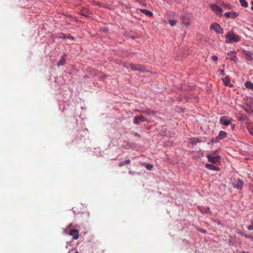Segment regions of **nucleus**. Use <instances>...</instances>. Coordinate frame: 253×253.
Segmentation results:
<instances>
[{"label":"nucleus","mask_w":253,"mask_h":253,"mask_svg":"<svg viewBox=\"0 0 253 253\" xmlns=\"http://www.w3.org/2000/svg\"><path fill=\"white\" fill-rule=\"evenodd\" d=\"M210 29L213 30L217 34H222L223 33V29L220 25L217 23H214L210 26Z\"/></svg>","instance_id":"obj_2"},{"label":"nucleus","mask_w":253,"mask_h":253,"mask_svg":"<svg viewBox=\"0 0 253 253\" xmlns=\"http://www.w3.org/2000/svg\"><path fill=\"white\" fill-rule=\"evenodd\" d=\"M69 235L73 236V238L77 240L79 237V232L77 229H73L70 231Z\"/></svg>","instance_id":"obj_13"},{"label":"nucleus","mask_w":253,"mask_h":253,"mask_svg":"<svg viewBox=\"0 0 253 253\" xmlns=\"http://www.w3.org/2000/svg\"><path fill=\"white\" fill-rule=\"evenodd\" d=\"M75 253H79V252H76Z\"/></svg>","instance_id":"obj_43"},{"label":"nucleus","mask_w":253,"mask_h":253,"mask_svg":"<svg viewBox=\"0 0 253 253\" xmlns=\"http://www.w3.org/2000/svg\"><path fill=\"white\" fill-rule=\"evenodd\" d=\"M129 68L133 71H139L140 72H145L147 71L145 67L139 64H130Z\"/></svg>","instance_id":"obj_3"},{"label":"nucleus","mask_w":253,"mask_h":253,"mask_svg":"<svg viewBox=\"0 0 253 253\" xmlns=\"http://www.w3.org/2000/svg\"><path fill=\"white\" fill-rule=\"evenodd\" d=\"M134 136H137V137H138L139 138H140L141 137L139 133H137V132H135L134 133Z\"/></svg>","instance_id":"obj_40"},{"label":"nucleus","mask_w":253,"mask_h":253,"mask_svg":"<svg viewBox=\"0 0 253 253\" xmlns=\"http://www.w3.org/2000/svg\"><path fill=\"white\" fill-rule=\"evenodd\" d=\"M86 209V207L84 206L83 205H79L76 207L73 208V211L75 213H80L81 212L83 213L84 211H85Z\"/></svg>","instance_id":"obj_8"},{"label":"nucleus","mask_w":253,"mask_h":253,"mask_svg":"<svg viewBox=\"0 0 253 253\" xmlns=\"http://www.w3.org/2000/svg\"><path fill=\"white\" fill-rule=\"evenodd\" d=\"M211 8L213 11H214L217 14H220L222 12V8L220 6L215 4H213L211 5Z\"/></svg>","instance_id":"obj_11"},{"label":"nucleus","mask_w":253,"mask_h":253,"mask_svg":"<svg viewBox=\"0 0 253 253\" xmlns=\"http://www.w3.org/2000/svg\"><path fill=\"white\" fill-rule=\"evenodd\" d=\"M128 173L131 174V175H133V174H134L135 173H136V172L129 170L128 171Z\"/></svg>","instance_id":"obj_38"},{"label":"nucleus","mask_w":253,"mask_h":253,"mask_svg":"<svg viewBox=\"0 0 253 253\" xmlns=\"http://www.w3.org/2000/svg\"><path fill=\"white\" fill-rule=\"evenodd\" d=\"M198 208L202 213H208L210 212V208L208 207H199Z\"/></svg>","instance_id":"obj_18"},{"label":"nucleus","mask_w":253,"mask_h":253,"mask_svg":"<svg viewBox=\"0 0 253 253\" xmlns=\"http://www.w3.org/2000/svg\"><path fill=\"white\" fill-rule=\"evenodd\" d=\"M130 163V161L129 160H126L124 162H122L120 163L119 164L118 166L120 167H121L125 165L129 164Z\"/></svg>","instance_id":"obj_22"},{"label":"nucleus","mask_w":253,"mask_h":253,"mask_svg":"<svg viewBox=\"0 0 253 253\" xmlns=\"http://www.w3.org/2000/svg\"><path fill=\"white\" fill-rule=\"evenodd\" d=\"M143 165L145 167V168L148 169V170H151L153 167V166L151 164H146V163H145L143 164Z\"/></svg>","instance_id":"obj_23"},{"label":"nucleus","mask_w":253,"mask_h":253,"mask_svg":"<svg viewBox=\"0 0 253 253\" xmlns=\"http://www.w3.org/2000/svg\"><path fill=\"white\" fill-rule=\"evenodd\" d=\"M245 237L250 238L251 239H253V235H244Z\"/></svg>","instance_id":"obj_31"},{"label":"nucleus","mask_w":253,"mask_h":253,"mask_svg":"<svg viewBox=\"0 0 253 253\" xmlns=\"http://www.w3.org/2000/svg\"><path fill=\"white\" fill-rule=\"evenodd\" d=\"M211 58L214 61H216L218 60V57L215 55L211 56Z\"/></svg>","instance_id":"obj_29"},{"label":"nucleus","mask_w":253,"mask_h":253,"mask_svg":"<svg viewBox=\"0 0 253 253\" xmlns=\"http://www.w3.org/2000/svg\"><path fill=\"white\" fill-rule=\"evenodd\" d=\"M133 111L134 112H141V113H142V111H143L142 110H138V109H134L133 110Z\"/></svg>","instance_id":"obj_39"},{"label":"nucleus","mask_w":253,"mask_h":253,"mask_svg":"<svg viewBox=\"0 0 253 253\" xmlns=\"http://www.w3.org/2000/svg\"><path fill=\"white\" fill-rule=\"evenodd\" d=\"M219 140V139L217 137V136H216V137H215L214 138H212L211 140V142L212 143H215L217 142V141H218Z\"/></svg>","instance_id":"obj_24"},{"label":"nucleus","mask_w":253,"mask_h":253,"mask_svg":"<svg viewBox=\"0 0 253 253\" xmlns=\"http://www.w3.org/2000/svg\"><path fill=\"white\" fill-rule=\"evenodd\" d=\"M227 136V133L222 130H220L219 132L218 135L217 136V137L219 139V140L223 139Z\"/></svg>","instance_id":"obj_16"},{"label":"nucleus","mask_w":253,"mask_h":253,"mask_svg":"<svg viewBox=\"0 0 253 253\" xmlns=\"http://www.w3.org/2000/svg\"><path fill=\"white\" fill-rule=\"evenodd\" d=\"M176 21L174 20H169V23L171 26H174L176 24Z\"/></svg>","instance_id":"obj_25"},{"label":"nucleus","mask_w":253,"mask_h":253,"mask_svg":"<svg viewBox=\"0 0 253 253\" xmlns=\"http://www.w3.org/2000/svg\"><path fill=\"white\" fill-rule=\"evenodd\" d=\"M66 37L67 36H66V35L63 34H62V36H60V38L62 39H66Z\"/></svg>","instance_id":"obj_36"},{"label":"nucleus","mask_w":253,"mask_h":253,"mask_svg":"<svg viewBox=\"0 0 253 253\" xmlns=\"http://www.w3.org/2000/svg\"><path fill=\"white\" fill-rule=\"evenodd\" d=\"M235 53V51H229V52H228L227 53V54L228 55H230L231 56H232V55L233 54Z\"/></svg>","instance_id":"obj_33"},{"label":"nucleus","mask_w":253,"mask_h":253,"mask_svg":"<svg viewBox=\"0 0 253 253\" xmlns=\"http://www.w3.org/2000/svg\"><path fill=\"white\" fill-rule=\"evenodd\" d=\"M81 14L85 16V17H88V15L87 14H86V13L85 12H81Z\"/></svg>","instance_id":"obj_35"},{"label":"nucleus","mask_w":253,"mask_h":253,"mask_svg":"<svg viewBox=\"0 0 253 253\" xmlns=\"http://www.w3.org/2000/svg\"><path fill=\"white\" fill-rule=\"evenodd\" d=\"M191 18V15L190 14H184L181 15L182 24L185 26H187L190 25V19Z\"/></svg>","instance_id":"obj_6"},{"label":"nucleus","mask_w":253,"mask_h":253,"mask_svg":"<svg viewBox=\"0 0 253 253\" xmlns=\"http://www.w3.org/2000/svg\"><path fill=\"white\" fill-rule=\"evenodd\" d=\"M224 16L227 18L234 19L238 16V13L234 11L226 12L224 13Z\"/></svg>","instance_id":"obj_12"},{"label":"nucleus","mask_w":253,"mask_h":253,"mask_svg":"<svg viewBox=\"0 0 253 253\" xmlns=\"http://www.w3.org/2000/svg\"><path fill=\"white\" fill-rule=\"evenodd\" d=\"M140 11L149 17L152 16L153 14L152 11L146 9H141Z\"/></svg>","instance_id":"obj_17"},{"label":"nucleus","mask_w":253,"mask_h":253,"mask_svg":"<svg viewBox=\"0 0 253 253\" xmlns=\"http://www.w3.org/2000/svg\"><path fill=\"white\" fill-rule=\"evenodd\" d=\"M197 230H198V231H199L200 232H201L203 233H206V232H207V231H206V230H204V229H201V228H197Z\"/></svg>","instance_id":"obj_30"},{"label":"nucleus","mask_w":253,"mask_h":253,"mask_svg":"<svg viewBox=\"0 0 253 253\" xmlns=\"http://www.w3.org/2000/svg\"><path fill=\"white\" fill-rule=\"evenodd\" d=\"M229 84H230V81H229V79L227 78V77H225V80H224V84L225 85H228Z\"/></svg>","instance_id":"obj_27"},{"label":"nucleus","mask_w":253,"mask_h":253,"mask_svg":"<svg viewBox=\"0 0 253 253\" xmlns=\"http://www.w3.org/2000/svg\"><path fill=\"white\" fill-rule=\"evenodd\" d=\"M241 5L244 7H247L248 6V3L245 0H239Z\"/></svg>","instance_id":"obj_21"},{"label":"nucleus","mask_w":253,"mask_h":253,"mask_svg":"<svg viewBox=\"0 0 253 253\" xmlns=\"http://www.w3.org/2000/svg\"><path fill=\"white\" fill-rule=\"evenodd\" d=\"M231 127L232 129H233L235 128V126L234 125H232Z\"/></svg>","instance_id":"obj_42"},{"label":"nucleus","mask_w":253,"mask_h":253,"mask_svg":"<svg viewBox=\"0 0 253 253\" xmlns=\"http://www.w3.org/2000/svg\"><path fill=\"white\" fill-rule=\"evenodd\" d=\"M66 39L73 40L74 38H73V37L72 36H71V35L69 34L67 36Z\"/></svg>","instance_id":"obj_34"},{"label":"nucleus","mask_w":253,"mask_h":253,"mask_svg":"<svg viewBox=\"0 0 253 253\" xmlns=\"http://www.w3.org/2000/svg\"><path fill=\"white\" fill-rule=\"evenodd\" d=\"M231 60L234 62H237L238 60V58L235 55H233L232 56H231Z\"/></svg>","instance_id":"obj_26"},{"label":"nucleus","mask_w":253,"mask_h":253,"mask_svg":"<svg viewBox=\"0 0 253 253\" xmlns=\"http://www.w3.org/2000/svg\"><path fill=\"white\" fill-rule=\"evenodd\" d=\"M206 167L209 169L218 171L219 170V168L217 167H216L212 164H206Z\"/></svg>","instance_id":"obj_15"},{"label":"nucleus","mask_w":253,"mask_h":253,"mask_svg":"<svg viewBox=\"0 0 253 253\" xmlns=\"http://www.w3.org/2000/svg\"><path fill=\"white\" fill-rule=\"evenodd\" d=\"M243 54L245 55V59L248 61H252L253 60V57L252 56V53L250 51L243 49L242 51Z\"/></svg>","instance_id":"obj_9"},{"label":"nucleus","mask_w":253,"mask_h":253,"mask_svg":"<svg viewBox=\"0 0 253 253\" xmlns=\"http://www.w3.org/2000/svg\"><path fill=\"white\" fill-rule=\"evenodd\" d=\"M142 113H146V114H152V115H154L156 114V112L152 110H151V109H146L143 111H142Z\"/></svg>","instance_id":"obj_20"},{"label":"nucleus","mask_w":253,"mask_h":253,"mask_svg":"<svg viewBox=\"0 0 253 253\" xmlns=\"http://www.w3.org/2000/svg\"><path fill=\"white\" fill-rule=\"evenodd\" d=\"M201 142V141L200 140L199 138H195V140H194L193 141V143L194 144V143H196L197 142Z\"/></svg>","instance_id":"obj_32"},{"label":"nucleus","mask_w":253,"mask_h":253,"mask_svg":"<svg viewBox=\"0 0 253 253\" xmlns=\"http://www.w3.org/2000/svg\"><path fill=\"white\" fill-rule=\"evenodd\" d=\"M219 72H220V74L221 75L223 76V75H224V72L223 70H220Z\"/></svg>","instance_id":"obj_41"},{"label":"nucleus","mask_w":253,"mask_h":253,"mask_svg":"<svg viewBox=\"0 0 253 253\" xmlns=\"http://www.w3.org/2000/svg\"><path fill=\"white\" fill-rule=\"evenodd\" d=\"M225 42L227 43L237 42L240 40V37L235 35L233 31H230L227 33V34L225 35Z\"/></svg>","instance_id":"obj_1"},{"label":"nucleus","mask_w":253,"mask_h":253,"mask_svg":"<svg viewBox=\"0 0 253 253\" xmlns=\"http://www.w3.org/2000/svg\"><path fill=\"white\" fill-rule=\"evenodd\" d=\"M244 185L243 181L240 179H238L235 183L233 184V187L238 190H241Z\"/></svg>","instance_id":"obj_10"},{"label":"nucleus","mask_w":253,"mask_h":253,"mask_svg":"<svg viewBox=\"0 0 253 253\" xmlns=\"http://www.w3.org/2000/svg\"><path fill=\"white\" fill-rule=\"evenodd\" d=\"M233 122V119L231 118L224 116L220 118L219 123L224 126H228L231 125Z\"/></svg>","instance_id":"obj_4"},{"label":"nucleus","mask_w":253,"mask_h":253,"mask_svg":"<svg viewBox=\"0 0 253 253\" xmlns=\"http://www.w3.org/2000/svg\"><path fill=\"white\" fill-rule=\"evenodd\" d=\"M208 161L213 164H219L220 162L221 157L217 155L216 156H212L211 155L207 156Z\"/></svg>","instance_id":"obj_5"},{"label":"nucleus","mask_w":253,"mask_h":253,"mask_svg":"<svg viewBox=\"0 0 253 253\" xmlns=\"http://www.w3.org/2000/svg\"><path fill=\"white\" fill-rule=\"evenodd\" d=\"M250 134L253 136V127L250 126L248 128Z\"/></svg>","instance_id":"obj_28"},{"label":"nucleus","mask_w":253,"mask_h":253,"mask_svg":"<svg viewBox=\"0 0 253 253\" xmlns=\"http://www.w3.org/2000/svg\"><path fill=\"white\" fill-rule=\"evenodd\" d=\"M248 229L250 230H253V225L248 226Z\"/></svg>","instance_id":"obj_37"},{"label":"nucleus","mask_w":253,"mask_h":253,"mask_svg":"<svg viewBox=\"0 0 253 253\" xmlns=\"http://www.w3.org/2000/svg\"><path fill=\"white\" fill-rule=\"evenodd\" d=\"M245 86L248 88H251L253 89V83L251 82H246L245 83Z\"/></svg>","instance_id":"obj_19"},{"label":"nucleus","mask_w":253,"mask_h":253,"mask_svg":"<svg viewBox=\"0 0 253 253\" xmlns=\"http://www.w3.org/2000/svg\"><path fill=\"white\" fill-rule=\"evenodd\" d=\"M66 58H67L66 54H63L62 55V56L61 57V59L58 62V63L57 64V65L58 66H60L64 65L66 63Z\"/></svg>","instance_id":"obj_14"},{"label":"nucleus","mask_w":253,"mask_h":253,"mask_svg":"<svg viewBox=\"0 0 253 253\" xmlns=\"http://www.w3.org/2000/svg\"><path fill=\"white\" fill-rule=\"evenodd\" d=\"M148 121V120L142 115L136 116L133 120V123L135 125H138L140 122Z\"/></svg>","instance_id":"obj_7"}]
</instances>
